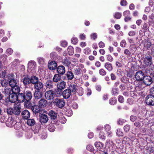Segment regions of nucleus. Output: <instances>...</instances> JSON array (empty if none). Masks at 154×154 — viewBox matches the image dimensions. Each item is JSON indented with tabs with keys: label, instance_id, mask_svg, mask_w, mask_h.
<instances>
[{
	"label": "nucleus",
	"instance_id": "obj_1",
	"mask_svg": "<svg viewBox=\"0 0 154 154\" xmlns=\"http://www.w3.org/2000/svg\"><path fill=\"white\" fill-rule=\"evenodd\" d=\"M53 103L55 105L60 108H62L64 106L65 103V101L63 99L58 98H55Z\"/></svg>",
	"mask_w": 154,
	"mask_h": 154
},
{
	"label": "nucleus",
	"instance_id": "obj_2",
	"mask_svg": "<svg viewBox=\"0 0 154 154\" xmlns=\"http://www.w3.org/2000/svg\"><path fill=\"white\" fill-rule=\"evenodd\" d=\"M55 96L54 91L52 90H48L45 93V98L48 100H51L53 99Z\"/></svg>",
	"mask_w": 154,
	"mask_h": 154
},
{
	"label": "nucleus",
	"instance_id": "obj_3",
	"mask_svg": "<svg viewBox=\"0 0 154 154\" xmlns=\"http://www.w3.org/2000/svg\"><path fill=\"white\" fill-rule=\"evenodd\" d=\"M145 102L147 105H154V96L152 95H148L146 97Z\"/></svg>",
	"mask_w": 154,
	"mask_h": 154
},
{
	"label": "nucleus",
	"instance_id": "obj_4",
	"mask_svg": "<svg viewBox=\"0 0 154 154\" xmlns=\"http://www.w3.org/2000/svg\"><path fill=\"white\" fill-rule=\"evenodd\" d=\"M66 82L63 81L58 82L57 84V88L58 89L57 92H59V94H61V91L66 88Z\"/></svg>",
	"mask_w": 154,
	"mask_h": 154
},
{
	"label": "nucleus",
	"instance_id": "obj_5",
	"mask_svg": "<svg viewBox=\"0 0 154 154\" xmlns=\"http://www.w3.org/2000/svg\"><path fill=\"white\" fill-rule=\"evenodd\" d=\"M135 76L136 80L138 81H140L143 80L144 76V74L141 71H140L136 73Z\"/></svg>",
	"mask_w": 154,
	"mask_h": 154
},
{
	"label": "nucleus",
	"instance_id": "obj_6",
	"mask_svg": "<svg viewBox=\"0 0 154 154\" xmlns=\"http://www.w3.org/2000/svg\"><path fill=\"white\" fill-rule=\"evenodd\" d=\"M152 79L149 76H144L143 80V83L147 86L151 84Z\"/></svg>",
	"mask_w": 154,
	"mask_h": 154
},
{
	"label": "nucleus",
	"instance_id": "obj_7",
	"mask_svg": "<svg viewBox=\"0 0 154 154\" xmlns=\"http://www.w3.org/2000/svg\"><path fill=\"white\" fill-rule=\"evenodd\" d=\"M21 108V106L20 104H15L13 109V114L17 115H19L20 113Z\"/></svg>",
	"mask_w": 154,
	"mask_h": 154
},
{
	"label": "nucleus",
	"instance_id": "obj_8",
	"mask_svg": "<svg viewBox=\"0 0 154 154\" xmlns=\"http://www.w3.org/2000/svg\"><path fill=\"white\" fill-rule=\"evenodd\" d=\"M36 67V63L33 61L29 62L28 64V68L29 71L31 72L34 70Z\"/></svg>",
	"mask_w": 154,
	"mask_h": 154
},
{
	"label": "nucleus",
	"instance_id": "obj_9",
	"mask_svg": "<svg viewBox=\"0 0 154 154\" xmlns=\"http://www.w3.org/2000/svg\"><path fill=\"white\" fill-rule=\"evenodd\" d=\"M143 62L146 65L149 66L152 64V58L150 55H146Z\"/></svg>",
	"mask_w": 154,
	"mask_h": 154
},
{
	"label": "nucleus",
	"instance_id": "obj_10",
	"mask_svg": "<svg viewBox=\"0 0 154 154\" xmlns=\"http://www.w3.org/2000/svg\"><path fill=\"white\" fill-rule=\"evenodd\" d=\"M111 128L110 125L108 124L105 125L104 127V129L108 134L107 136L109 137H111L112 135V133L110 131Z\"/></svg>",
	"mask_w": 154,
	"mask_h": 154
},
{
	"label": "nucleus",
	"instance_id": "obj_11",
	"mask_svg": "<svg viewBox=\"0 0 154 154\" xmlns=\"http://www.w3.org/2000/svg\"><path fill=\"white\" fill-rule=\"evenodd\" d=\"M17 94L11 93L9 95V100L11 103H14L17 100Z\"/></svg>",
	"mask_w": 154,
	"mask_h": 154
},
{
	"label": "nucleus",
	"instance_id": "obj_12",
	"mask_svg": "<svg viewBox=\"0 0 154 154\" xmlns=\"http://www.w3.org/2000/svg\"><path fill=\"white\" fill-rule=\"evenodd\" d=\"M43 92L41 91L35 90L34 93V97L35 99L38 100L42 97Z\"/></svg>",
	"mask_w": 154,
	"mask_h": 154
},
{
	"label": "nucleus",
	"instance_id": "obj_13",
	"mask_svg": "<svg viewBox=\"0 0 154 154\" xmlns=\"http://www.w3.org/2000/svg\"><path fill=\"white\" fill-rule=\"evenodd\" d=\"M21 115L23 119H28L30 116V113L28 110L25 109L22 112Z\"/></svg>",
	"mask_w": 154,
	"mask_h": 154
},
{
	"label": "nucleus",
	"instance_id": "obj_14",
	"mask_svg": "<svg viewBox=\"0 0 154 154\" xmlns=\"http://www.w3.org/2000/svg\"><path fill=\"white\" fill-rule=\"evenodd\" d=\"M38 106L40 108L45 107L48 104L47 101L44 99H41L38 102Z\"/></svg>",
	"mask_w": 154,
	"mask_h": 154
},
{
	"label": "nucleus",
	"instance_id": "obj_15",
	"mask_svg": "<svg viewBox=\"0 0 154 154\" xmlns=\"http://www.w3.org/2000/svg\"><path fill=\"white\" fill-rule=\"evenodd\" d=\"M34 86L35 90L41 91L43 88L44 85L42 82L38 81Z\"/></svg>",
	"mask_w": 154,
	"mask_h": 154
},
{
	"label": "nucleus",
	"instance_id": "obj_16",
	"mask_svg": "<svg viewBox=\"0 0 154 154\" xmlns=\"http://www.w3.org/2000/svg\"><path fill=\"white\" fill-rule=\"evenodd\" d=\"M71 94V91L68 88L64 90L62 93L63 97L65 99L68 98L70 97Z\"/></svg>",
	"mask_w": 154,
	"mask_h": 154
},
{
	"label": "nucleus",
	"instance_id": "obj_17",
	"mask_svg": "<svg viewBox=\"0 0 154 154\" xmlns=\"http://www.w3.org/2000/svg\"><path fill=\"white\" fill-rule=\"evenodd\" d=\"M17 100L20 102H23L26 100L25 94L23 93H19L17 95Z\"/></svg>",
	"mask_w": 154,
	"mask_h": 154
},
{
	"label": "nucleus",
	"instance_id": "obj_18",
	"mask_svg": "<svg viewBox=\"0 0 154 154\" xmlns=\"http://www.w3.org/2000/svg\"><path fill=\"white\" fill-rule=\"evenodd\" d=\"M57 66V63L55 61H52L48 63V68L51 70L56 69Z\"/></svg>",
	"mask_w": 154,
	"mask_h": 154
},
{
	"label": "nucleus",
	"instance_id": "obj_19",
	"mask_svg": "<svg viewBox=\"0 0 154 154\" xmlns=\"http://www.w3.org/2000/svg\"><path fill=\"white\" fill-rule=\"evenodd\" d=\"M25 94V98L26 101L28 102L31 100L32 97V95L31 92L29 91H26Z\"/></svg>",
	"mask_w": 154,
	"mask_h": 154
},
{
	"label": "nucleus",
	"instance_id": "obj_20",
	"mask_svg": "<svg viewBox=\"0 0 154 154\" xmlns=\"http://www.w3.org/2000/svg\"><path fill=\"white\" fill-rule=\"evenodd\" d=\"M15 123V121L11 118H9L6 122V125L8 127H12Z\"/></svg>",
	"mask_w": 154,
	"mask_h": 154
},
{
	"label": "nucleus",
	"instance_id": "obj_21",
	"mask_svg": "<svg viewBox=\"0 0 154 154\" xmlns=\"http://www.w3.org/2000/svg\"><path fill=\"white\" fill-rule=\"evenodd\" d=\"M57 72L59 74L63 75L65 72V69L63 66H58L57 68Z\"/></svg>",
	"mask_w": 154,
	"mask_h": 154
},
{
	"label": "nucleus",
	"instance_id": "obj_22",
	"mask_svg": "<svg viewBox=\"0 0 154 154\" xmlns=\"http://www.w3.org/2000/svg\"><path fill=\"white\" fill-rule=\"evenodd\" d=\"M40 117V121L41 122L45 123L47 122L48 120V117L47 115L41 114L39 115Z\"/></svg>",
	"mask_w": 154,
	"mask_h": 154
},
{
	"label": "nucleus",
	"instance_id": "obj_23",
	"mask_svg": "<svg viewBox=\"0 0 154 154\" xmlns=\"http://www.w3.org/2000/svg\"><path fill=\"white\" fill-rule=\"evenodd\" d=\"M22 80L23 83L26 87H27L28 85L30 83V79L27 76L25 77Z\"/></svg>",
	"mask_w": 154,
	"mask_h": 154
},
{
	"label": "nucleus",
	"instance_id": "obj_24",
	"mask_svg": "<svg viewBox=\"0 0 154 154\" xmlns=\"http://www.w3.org/2000/svg\"><path fill=\"white\" fill-rule=\"evenodd\" d=\"M77 87L76 85H70L68 89L71 91V93H75L77 91Z\"/></svg>",
	"mask_w": 154,
	"mask_h": 154
},
{
	"label": "nucleus",
	"instance_id": "obj_25",
	"mask_svg": "<svg viewBox=\"0 0 154 154\" xmlns=\"http://www.w3.org/2000/svg\"><path fill=\"white\" fill-rule=\"evenodd\" d=\"M11 89L12 92L17 94L19 93L20 91V87L17 85L11 87Z\"/></svg>",
	"mask_w": 154,
	"mask_h": 154
},
{
	"label": "nucleus",
	"instance_id": "obj_26",
	"mask_svg": "<svg viewBox=\"0 0 154 154\" xmlns=\"http://www.w3.org/2000/svg\"><path fill=\"white\" fill-rule=\"evenodd\" d=\"M48 115L50 116L51 119H55L57 116V113L53 110H51L49 112Z\"/></svg>",
	"mask_w": 154,
	"mask_h": 154
},
{
	"label": "nucleus",
	"instance_id": "obj_27",
	"mask_svg": "<svg viewBox=\"0 0 154 154\" xmlns=\"http://www.w3.org/2000/svg\"><path fill=\"white\" fill-rule=\"evenodd\" d=\"M45 86L46 88L52 89L53 88V82L51 80H48L46 83Z\"/></svg>",
	"mask_w": 154,
	"mask_h": 154
},
{
	"label": "nucleus",
	"instance_id": "obj_28",
	"mask_svg": "<svg viewBox=\"0 0 154 154\" xmlns=\"http://www.w3.org/2000/svg\"><path fill=\"white\" fill-rule=\"evenodd\" d=\"M30 79V83L34 85L38 81V78L35 76H31Z\"/></svg>",
	"mask_w": 154,
	"mask_h": 154
},
{
	"label": "nucleus",
	"instance_id": "obj_29",
	"mask_svg": "<svg viewBox=\"0 0 154 154\" xmlns=\"http://www.w3.org/2000/svg\"><path fill=\"white\" fill-rule=\"evenodd\" d=\"M66 77L69 80H71L74 77V75L73 73L70 71H68L66 74Z\"/></svg>",
	"mask_w": 154,
	"mask_h": 154
},
{
	"label": "nucleus",
	"instance_id": "obj_30",
	"mask_svg": "<svg viewBox=\"0 0 154 154\" xmlns=\"http://www.w3.org/2000/svg\"><path fill=\"white\" fill-rule=\"evenodd\" d=\"M40 108L38 106L35 105L32 107L31 109L34 113H37L40 112Z\"/></svg>",
	"mask_w": 154,
	"mask_h": 154
},
{
	"label": "nucleus",
	"instance_id": "obj_31",
	"mask_svg": "<svg viewBox=\"0 0 154 154\" xmlns=\"http://www.w3.org/2000/svg\"><path fill=\"white\" fill-rule=\"evenodd\" d=\"M11 88H8V87H5L3 91V93L6 95H9L11 93Z\"/></svg>",
	"mask_w": 154,
	"mask_h": 154
},
{
	"label": "nucleus",
	"instance_id": "obj_32",
	"mask_svg": "<svg viewBox=\"0 0 154 154\" xmlns=\"http://www.w3.org/2000/svg\"><path fill=\"white\" fill-rule=\"evenodd\" d=\"M61 79V76L59 74H55L53 79L54 82H57Z\"/></svg>",
	"mask_w": 154,
	"mask_h": 154
},
{
	"label": "nucleus",
	"instance_id": "obj_33",
	"mask_svg": "<svg viewBox=\"0 0 154 154\" xmlns=\"http://www.w3.org/2000/svg\"><path fill=\"white\" fill-rule=\"evenodd\" d=\"M144 45V47L146 49L148 50H149V48L153 47L154 46L153 44H152L150 42L148 41H146Z\"/></svg>",
	"mask_w": 154,
	"mask_h": 154
},
{
	"label": "nucleus",
	"instance_id": "obj_34",
	"mask_svg": "<svg viewBox=\"0 0 154 154\" xmlns=\"http://www.w3.org/2000/svg\"><path fill=\"white\" fill-rule=\"evenodd\" d=\"M95 147L97 148V149L99 150L103 149V144L102 143L100 142H96L94 143Z\"/></svg>",
	"mask_w": 154,
	"mask_h": 154
},
{
	"label": "nucleus",
	"instance_id": "obj_35",
	"mask_svg": "<svg viewBox=\"0 0 154 154\" xmlns=\"http://www.w3.org/2000/svg\"><path fill=\"white\" fill-rule=\"evenodd\" d=\"M35 121L32 119H30L27 120V125L30 126H34L35 124Z\"/></svg>",
	"mask_w": 154,
	"mask_h": 154
},
{
	"label": "nucleus",
	"instance_id": "obj_36",
	"mask_svg": "<svg viewBox=\"0 0 154 154\" xmlns=\"http://www.w3.org/2000/svg\"><path fill=\"white\" fill-rule=\"evenodd\" d=\"M63 64L66 66H69L71 64L69 58L66 57L63 62Z\"/></svg>",
	"mask_w": 154,
	"mask_h": 154
},
{
	"label": "nucleus",
	"instance_id": "obj_37",
	"mask_svg": "<svg viewBox=\"0 0 154 154\" xmlns=\"http://www.w3.org/2000/svg\"><path fill=\"white\" fill-rule=\"evenodd\" d=\"M104 66L109 71H111L112 69V64L109 62L106 63L104 64Z\"/></svg>",
	"mask_w": 154,
	"mask_h": 154
},
{
	"label": "nucleus",
	"instance_id": "obj_38",
	"mask_svg": "<svg viewBox=\"0 0 154 154\" xmlns=\"http://www.w3.org/2000/svg\"><path fill=\"white\" fill-rule=\"evenodd\" d=\"M9 83L10 86L12 87L17 85V80H16L14 79H12L10 80Z\"/></svg>",
	"mask_w": 154,
	"mask_h": 154
},
{
	"label": "nucleus",
	"instance_id": "obj_39",
	"mask_svg": "<svg viewBox=\"0 0 154 154\" xmlns=\"http://www.w3.org/2000/svg\"><path fill=\"white\" fill-rule=\"evenodd\" d=\"M116 132V135L118 137L122 136L123 135V133L122 130L120 128L118 129Z\"/></svg>",
	"mask_w": 154,
	"mask_h": 154
},
{
	"label": "nucleus",
	"instance_id": "obj_40",
	"mask_svg": "<svg viewBox=\"0 0 154 154\" xmlns=\"http://www.w3.org/2000/svg\"><path fill=\"white\" fill-rule=\"evenodd\" d=\"M81 69L79 68H74L73 69V72L75 75H79L81 74Z\"/></svg>",
	"mask_w": 154,
	"mask_h": 154
},
{
	"label": "nucleus",
	"instance_id": "obj_41",
	"mask_svg": "<svg viewBox=\"0 0 154 154\" xmlns=\"http://www.w3.org/2000/svg\"><path fill=\"white\" fill-rule=\"evenodd\" d=\"M68 53L69 55H72L74 53L73 48L72 46H69L67 49Z\"/></svg>",
	"mask_w": 154,
	"mask_h": 154
},
{
	"label": "nucleus",
	"instance_id": "obj_42",
	"mask_svg": "<svg viewBox=\"0 0 154 154\" xmlns=\"http://www.w3.org/2000/svg\"><path fill=\"white\" fill-rule=\"evenodd\" d=\"M2 69L4 70V71H2L1 72V76L2 77L4 78L6 74V68L5 67H2Z\"/></svg>",
	"mask_w": 154,
	"mask_h": 154
},
{
	"label": "nucleus",
	"instance_id": "obj_43",
	"mask_svg": "<svg viewBox=\"0 0 154 154\" xmlns=\"http://www.w3.org/2000/svg\"><path fill=\"white\" fill-rule=\"evenodd\" d=\"M119 93L118 89L116 88H113L112 91V95H115Z\"/></svg>",
	"mask_w": 154,
	"mask_h": 154
},
{
	"label": "nucleus",
	"instance_id": "obj_44",
	"mask_svg": "<svg viewBox=\"0 0 154 154\" xmlns=\"http://www.w3.org/2000/svg\"><path fill=\"white\" fill-rule=\"evenodd\" d=\"M38 61L39 63L43 64L45 63V60L42 57H38L37 58Z\"/></svg>",
	"mask_w": 154,
	"mask_h": 154
},
{
	"label": "nucleus",
	"instance_id": "obj_45",
	"mask_svg": "<svg viewBox=\"0 0 154 154\" xmlns=\"http://www.w3.org/2000/svg\"><path fill=\"white\" fill-rule=\"evenodd\" d=\"M48 128L50 131L52 132L54 131L55 128L53 125L51 124L49 125Z\"/></svg>",
	"mask_w": 154,
	"mask_h": 154
},
{
	"label": "nucleus",
	"instance_id": "obj_46",
	"mask_svg": "<svg viewBox=\"0 0 154 154\" xmlns=\"http://www.w3.org/2000/svg\"><path fill=\"white\" fill-rule=\"evenodd\" d=\"M122 16L121 14L118 12H117L115 13L114 14V18L117 19H119Z\"/></svg>",
	"mask_w": 154,
	"mask_h": 154
},
{
	"label": "nucleus",
	"instance_id": "obj_47",
	"mask_svg": "<svg viewBox=\"0 0 154 154\" xmlns=\"http://www.w3.org/2000/svg\"><path fill=\"white\" fill-rule=\"evenodd\" d=\"M8 84V82L6 80H4L1 81V85L2 86H6Z\"/></svg>",
	"mask_w": 154,
	"mask_h": 154
},
{
	"label": "nucleus",
	"instance_id": "obj_48",
	"mask_svg": "<svg viewBox=\"0 0 154 154\" xmlns=\"http://www.w3.org/2000/svg\"><path fill=\"white\" fill-rule=\"evenodd\" d=\"M72 43L74 45H76L78 42V40L77 38L73 37L71 40Z\"/></svg>",
	"mask_w": 154,
	"mask_h": 154
},
{
	"label": "nucleus",
	"instance_id": "obj_49",
	"mask_svg": "<svg viewBox=\"0 0 154 154\" xmlns=\"http://www.w3.org/2000/svg\"><path fill=\"white\" fill-rule=\"evenodd\" d=\"M131 127L129 125H126L124 127V129L125 131L126 132H128L130 128Z\"/></svg>",
	"mask_w": 154,
	"mask_h": 154
},
{
	"label": "nucleus",
	"instance_id": "obj_50",
	"mask_svg": "<svg viewBox=\"0 0 154 154\" xmlns=\"http://www.w3.org/2000/svg\"><path fill=\"white\" fill-rule=\"evenodd\" d=\"M51 58L53 59H55L57 58V56L56 54L54 52L51 53L50 55Z\"/></svg>",
	"mask_w": 154,
	"mask_h": 154
},
{
	"label": "nucleus",
	"instance_id": "obj_51",
	"mask_svg": "<svg viewBox=\"0 0 154 154\" xmlns=\"http://www.w3.org/2000/svg\"><path fill=\"white\" fill-rule=\"evenodd\" d=\"M130 49L133 51H135L137 49L136 44H133L130 45Z\"/></svg>",
	"mask_w": 154,
	"mask_h": 154
},
{
	"label": "nucleus",
	"instance_id": "obj_52",
	"mask_svg": "<svg viewBox=\"0 0 154 154\" xmlns=\"http://www.w3.org/2000/svg\"><path fill=\"white\" fill-rule=\"evenodd\" d=\"M99 73L100 75L104 76L106 74V72L104 69H101L99 70Z\"/></svg>",
	"mask_w": 154,
	"mask_h": 154
},
{
	"label": "nucleus",
	"instance_id": "obj_53",
	"mask_svg": "<svg viewBox=\"0 0 154 154\" xmlns=\"http://www.w3.org/2000/svg\"><path fill=\"white\" fill-rule=\"evenodd\" d=\"M13 109L11 108H9L7 109V112L8 114L10 115L13 114Z\"/></svg>",
	"mask_w": 154,
	"mask_h": 154
},
{
	"label": "nucleus",
	"instance_id": "obj_54",
	"mask_svg": "<svg viewBox=\"0 0 154 154\" xmlns=\"http://www.w3.org/2000/svg\"><path fill=\"white\" fill-rule=\"evenodd\" d=\"M91 52V50L88 48H86L84 50V53L86 54H89Z\"/></svg>",
	"mask_w": 154,
	"mask_h": 154
},
{
	"label": "nucleus",
	"instance_id": "obj_55",
	"mask_svg": "<svg viewBox=\"0 0 154 154\" xmlns=\"http://www.w3.org/2000/svg\"><path fill=\"white\" fill-rule=\"evenodd\" d=\"M126 46V42L125 40H123L120 42V46L123 48L125 47Z\"/></svg>",
	"mask_w": 154,
	"mask_h": 154
},
{
	"label": "nucleus",
	"instance_id": "obj_56",
	"mask_svg": "<svg viewBox=\"0 0 154 154\" xmlns=\"http://www.w3.org/2000/svg\"><path fill=\"white\" fill-rule=\"evenodd\" d=\"M99 138L102 139H104L105 138V136L103 132L100 131L99 134Z\"/></svg>",
	"mask_w": 154,
	"mask_h": 154
},
{
	"label": "nucleus",
	"instance_id": "obj_57",
	"mask_svg": "<svg viewBox=\"0 0 154 154\" xmlns=\"http://www.w3.org/2000/svg\"><path fill=\"white\" fill-rule=\"evenodd\" d=\"M116 100L114 98H111L109 100V103L111 105H114L116 103Z\"/></svg>",
	"mask_w": 154,
	"mask_h": 154
},
{
	"label": "nucleus",
	"instance_id": "obj_58",
	"mask_svg": "<svg viewBox=\"0 0 154 154\" xmlns=\"http://www.w3.org/2000/svg\"><path fill=\"white\" fill-rule=\"evenodd\" d=\"M60 121L62 124H64L66 121V119L63 116H61L60 118Z\"/></svg>",
	"mask_w": 154,
	"mask_h": 154
},
{
	"label": "nucleus",
	"instance_id": "obj_59",
	"mask_svg": "<svg viewBox=\"0 0 154 154\" xmlns=\"http://www.w3.org/2000/svg\"><path fill=\"white\" fill-rule=\"evenodd\" d=\"M13 51L12 49L9 48L7 50L6 53L8 55H11L13 53Z\"/></svg>",
	"mask_w": 154,
	"mask_h": 154
},
{
	"label": "nucleus",
	"instance_id": "obj_60",
	"mask_svg": "<svg viewBox=\"0 0 154 154\" xmlns=\"http://www.w3.org/2000/svg\"><path fill=\"white\" fill-rule=\"evenodd\" d=\"M126 85L124 84H121L119 86V88L121 91H123L126 89Z\"/></svg>",
	"mask_w": 154,
	"mask_h": 154
},
{
	"label": "nucleus",
	"instance_id": "obj_61",
	"mask_svg": "<svg viewBox=\"0 0 154 154\" xmlns=\"http://www.w3.org/2000/svg\"><path fill=\"white\" fill-rule=\"evenodd\" d=\"M130 13L129 11H126L124 12L123 15L124 17L129 16H130Z\"/></svg>",
	"mask_w": 154,
	"mask_h": 154
},
{
	"label": "nucleus",
	"instance_id": "obj_62",
	"mask_svg": "<svg viewBox=\"0 0 154 154\" xmlns=\"http://www.w3.org/2000/svg\"><path fill=\"white\" fill-rule=\"evenodd\" d=\"M90 37L91 39L95 40L97 38V35L96 33H93L91 34Z\"/></svg>",
	"mask_w": 154,
	"mask_h": 154
},
{
	"label": "nucleus",
	"instance_id": "obj_63",
	"mask_svg": "<svg viewBox=\"0 0 154 154\" xmlns=\"http://www.w3.org/2000/svg\"><path fill=\"white\" fill-rule=\"evenodd\" d=\"M107 59L109 62H111L113 60V58L110 55H107Z\"/></svg>",
	"mask_w": 154,
	"mask_h": 154
},
{
	"label": "nucleus",
	"instance_id": "obj_64",
	"mask_svg": "<svg viewBox=\"0 0 154 154\" xmlns=\"http://www.w3.org/2000/svg\"><path fill=\"white\" fill-rule=\"evenodd\" d=\"M150 20L152 22H154V14H152L149 16Z\"/></svg>",
	"mask_w": 154,
	"mask_h": 154
}]
</instances>
